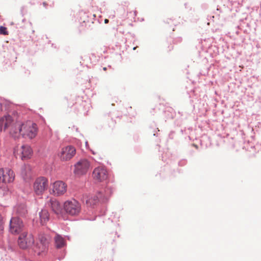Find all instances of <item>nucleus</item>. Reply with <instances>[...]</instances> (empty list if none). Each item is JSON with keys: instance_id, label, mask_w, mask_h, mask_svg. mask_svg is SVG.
Wrapping results in <instances>:
<instances>
[{"instance_id": "obj_1", "label": "nucleus", "mask_w": 261, "mask_h": 261, "mask_svg": "<svg viewBox=\"0 0 261 261\" xmlns=\"http://www.w3.org/2000/svg\"><path fill=\"white\" fill-rule=\"evenodd\" d=\"M37 131V125L32 121H28L23 123H15L10 129V134L15 138L22 136L25 138L33 139L36 136Z\"/></svg>"}, {"instance_id": "obj_2", "label": "nucleus", "mask_w": 261, "mask_h": 261, "mask_svg": "<svg viewBox=\"0 0 261 261\" xmlns=\"http://www.w3.org/2000/svg\"><path fill=\"white\" fill-rule=\"evenodd\" d=\"M48 187V179L44 177L36 178L33 184V190L37 195H42Z\"/></svg>"}, {"instance_id": "obj_3", "label": "nucleus", "mask_w": 261, "mask_h": 261, "mask_svg": "<svg viewBox=\"0 0 261 261\" xmlns=\"http://www.w3.org/2000/svg\"><path fill=\"white\" fill-rule=\"evenodd\" d=\"M64 208L66 212L72 216L78 215L81 211V204L75 199L67 200L64 203Z\"/></svg>"}, {"instance_id": "obj_4", "label": "nucleus", "mask_w": 261, "mask_h": 261, "mask_svg": "<svg viewBox=\"0 0 261 261\" xmlns=\"http://www.w3.org/2000/svg\"><path fill=\"white\" fill-rule=\"evenodd\" d=\"M67 188V185L65 182L57 180L51 185L50 193L55 196H60L66 192Z\"/></svg>"}, {"instance_id": "obj_5", "label": "nucleus", "mask_w": 261, "mask_h": 261, "mask_svg": "<svg viewBox=\"0 0 261 261\" xmlns=\"http://www.w3.org/2000/svg\"><path fill=\"white\" fill-rule=\"evenodd\" d=\"M34 242L33 236L27 232L21 233L19 237L18 244L22 249H27L31 247Z\"/></svg>"}, {"instance_id": "obj_6", "label": "nucleus", "mask_w": 261, "mask_h": 261, "mask_svg": "<svg viewBox=\"0 0 261 261\" xmlns=\"http://www.w3.org/2000/svg\"><path fill=\"white\" fill-rule=\"evenodd\" d=\"M75 148L71 145L63 147L58 155L62 161H67L72 159L75 154Z\"/></svg>"}, {"instance_id": "obj_7", "label": "nucleus", "mask_w": 261, "mask_h": 261, "mask_svg": "<svg viewBox=\"0 0 261 261\" xmlns=\"http://www.w3.org/2000/svg\"><path fill=\"white\" fill-rule=\"evenodd\" d=\"M14 153L16 156H19L22 160H25L31 158L33 151L30 146L22 145L15 149Z\"/></svg>"}, {"instance_id": "obj_8", "label": "nucleus", "mask_w": 261, "mask_h": 261, "mask_svg": "<svg viewBox=\"0 0 261 261\" xmlns=\"http://www.w3.org/2000/svg\"><path fill=\"white\" fill-rule=\"evenodd\" d=\"M92 176L96 182H101L108 178V172L105 167L99 166L94 169Z\"/></svg>"}, {"instance_id": "obj_9", "label": "nucleus", "mask_w": 261, "mask_h": 261, "mask_svg": "<svg viewBox=\"0 0 261 261\" xmlns=\"http://www.w3.org/2000/svg\"><path fill=\"white\" fill-rule=\"evenodd\" d=\"M90 166V163L87 160H81L74 165L73 172L74 174L77 175L85 174L87 172Z\"/></svg>"}, {"instance_id": "obj_10", "label": "nucleus", "mask_w": 261, "mask_h": 261, "mask_svg": "<svg viewBox=\"0 0 261 261\" xmlns=\"http://www.w3.org/2000/svg\"><path fill=\"white\" fill-rule=\"evenodd\" d=\"M23 227L22 221L18 217H12L10 221L9 230L13 234H18Z\"/></svg>"}, {"instance_id": "obj_11", "label": "nucleus", "mask_w": 261, "mask_h": 261, "mask_svg": "<svg viewBox=\"0 0 261 261\" xmlns=\"http://www.w3.org/2000/svg\"><path fill=\"white\" fill-rule=\"evenodd\" d=\"M15 175L13 171L9 168L0 169V182L10 183L14 180Z\"/></svg>"}, {"instance_id": "obj_12", "label": "nucleus", "mask_w": 261, "mask_h": 261, "mask_svg": "<svg viewBox=\"0 0 261 261\" xmlns=\"http://www.w3.org/2000/svg\"><path fill=\"white\" fill-rule=\"evenodd\" d=\"M13 117L9 114L5 115L0 118V132L6 131L9 127L15 124Z\"/></svg>"}, {"instance_id": "obj_13", "label": "nucleus", "mask_w": 261, "mask_h": 261, "mask_svg": "<svg viewBox=\"0 0 261 261\" xmlns=\"http://www.w3.org/2000/svg\"><path fill=\"white\" fill-rule=\"evenodd\" d=\"M14 213L19 216L24 217L28 214V209L25 203H20L14 207Z\"/></svg>"}, {"instance_id": "obj_14", "label": "nucleus", "mask_w": 261, "mask_h": 261, "mask_svg": "<svg viewBox=\"0 0 261 261\" xmlns=\"http://www.w3.org/2000/svg\"><path fill=\"white\" fill-rule=\"evenodd\" d=\"M50 207L53 211L57 215H60L62 213V206L58 201L55 199H51L49 201Z\"/></svg>"}, {"instance_id": "obj_15", "label": "nucleus", "mask_w": 261, "mask_h": 261, "mask_svg": "<svg viewBox=\"0 0 261 261\" xmlns=\"http://www.w3.org/2000/svg\"><path fill=\"white\" fill-rule=\"evenodd\" d=\"M49 214L47 210H42L39 213L40 222L42 225L45 224L49 220Z\"/></svg>"}, {"instance_id": "obj_16", "label": "nucleus", "mask_w": 261, "mask_h": 261, "mask_svg": "<svg viewBox=\"0 0 261 261\" xmlns=\"http://www.w3.org/2000/svg\"><path fill=\"white\" fill-rule=\"evenodd\" d=\"M47 246L45 244L37 242L34 247V251L38 255H40L41 253L44 252L47 249Z\"/></svg>"}, {"instance_id": "obj_17", "label": "nucleus", "mask_w": 261, "mask_h": 261, "mask_svg": "<svg viewBox=\"0 0 261 261\" xmlns=\"http://www.w3.org/2000/svg\"><path fill=\"white\" fill-rule=\"evenodd\" d=\"M55 244L57 248H60L65 245V241L64 238L59 234H56L55 237Z\"/></svg>"}, {"instance_id": "obj_18", "label": "nucleus", "mask_w": 261, "mask_h": 261, "mask_svg": "<svg viewBox=\"0 0 261 261\" xmlns=\"http://www.w3.org/2000/svg\"><path fill=\"white\" fill-rule=\"evenodd\" d=\"M31 167L29 165H24L22 171V174L24 177L27 178L30 175L31 172Z\"/></svg>"}, {"instance_id": "obj_19", "label": "nucleus", "mask_w": 261, "mask_h": 261, "mask_svg": "<svg viewBox=\"0 0 261 261\" xmlns=\"http://www.w3.org/2000/svg\"><path fill=\"white\" fill-rule=\"evenodd\" d=\"M98 197L96 196H91L89 197L86 201L87 204L89 205H93L98 202Z\"/></svg>"}, {"instance_id": "obj_20", "label": "nucleus", "mask_w": 261, "mask_h": 261, "mask_svg": "<svg viewBox=\"0 0 261 261\" xmlns=\"http://www.w3.org/2000/svg\"><path fill=\"white\" fill-rule=\"evenodd\" d=\"M39 243H41L42 244H45L46 246H47L48 242L47 241V239L46 237L45 236H40L39 237Z\"/></svg>"}, {"instance_id": "obj_21", "label": "nucleus", "mask_w": 261, "mask_h": 261, "mask_svg": "<svg viewBox=\"0 0 261 261\" xmlns=\"http://www.w3.org/2000/svg\"><path fill=\"white\" fill-rule=\"evenodd\" d=\"M0 34L7 35H8V32L7 30V28L4 27H0Z\"/></svg>"}, {"instance_id": "obj_22", "label": "nucleus", "mask_w": 261, "mask_h": 261, "mask_svg": "<svg viewBox=\"0 0 261 261\" xmlns=\"http://www.w3.org/2000/svg\"><path fill=\"white\" fill-rule=\"evenodd\" d=\"M3 220H2V217L0 215V231L2 230L3 229Z\"/></svg>"}, {"instance_id": "obj_23", "label": "nucleus", "mask_w": 261, "mask_h": 261, "mask_svg": "<svg viewBox=\"0 0 261 261\" xmlns=\"http://www.w3.org/2000/svg\"><path fill=\"white\" fill-rule=\"evenodd\" d=\"M108 22H109V20H108V19H106L105 20V23H108Z\"/></svg>"}, {"instance_id": "obj_24", "label": "nucleus", "mask_w": 261, "mask_h": 261, "mask_svg": "<svg viewBox=\"0 0 261 261\" xmlns=\"http://www.w3.org/2000/svg\"><path fill=\"white\" fill-rule=\"evenodd\" d=\"M43 6H44V7H46V6L47 5V3H46V2H44V3H43Z\"/></svg>"}, {"instance_id": "obj_25", "label": "nucleus", "mask_w": 261, "mask_h": 261, "mask_svg": "<svg viewBox=\"0 0 261 261\" xmlns=\"http://www.w3.org/2000/svg\"><path fill=\"white\" fill-rule=\"evenodd\" d=\"M103 70L106 71L107 70V68L106 67H103Z\"/></svg>"}, {"instance_id": "obj_26", "label": "nucleus", "mask_w": 261, "mask_h": 261, "mask_svg": "<svg viewBox=\"0 0 261 261\" xmlns=\"http://www.w3.org/2000/svg\"><path fill=\"white\" fill-rule=\"evenodd\" d=\"M137 46H136V47H134L133 48V49H134V50H135V49L137 48Z\"/></svg>"}]
</instances>
